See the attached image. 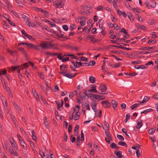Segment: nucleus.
<instances>
[{"label":"nucleus","instance_id":"17","mask_svg":"<svg viewBox=\"0 0 158 158\" xmlns=\"http://www.w3.org/2000/svg\"><path fill=\"white\" fill-rule=\"evenodd\" d=\"M156 48V47L154 46L152 47H142L140 48V49L143 50H147L149 49H155Z\"/></svg>","mask_w":158,"mask_h":158},{"label":"nucleus","instance_id":"33","mask_svg":"<svg viewBox=\"0 0 158 158\" xmlns=\"http://www.w3.org/2000/svg\"><path fill=\"white\" fill-rule=\"evenodd\" d=\"M152 111V109H149L146 110H144V111H143L142 112H141V114H142V113H144L145 114H146L148 112H151Z\"/></svg>","mask_w":158,"mask_h":158},{"label":"nucleus","instance_id":"13","mask_svg":"<svg viewBox=\"0 0 158 158\" xmlns=\"http://www.w3.org/2000/svg\"><path fill=\"white\" fill-rule=\"evenodd\" d=\"M95 9L96 10L98 11L104 10L106 9L105 7L100 5L97 6Z\"/></svg>","mask_w":158,"mask_h":158},{"label":"nucleus","instance_id":"35","mask_svg":"<svg viewBox=\"0 0 158 158\" xmlns=\"http://www.w3.org/2000/svg\"><path fill=\"white\" fill-rule=\"evenodd\" d=\"M103 64L102 66V69L103 71H105V72H107V71L105 69V64L106 63V61L105 60H103Z\"/></svg>","mask_w":158,"mask_h":158},{"label":"nucleus","instance_id":"54","mask_svg":"<svg viewBox=\"0 0 158 158\" xmlns=\"http://www.w3.org/2000/svg\"><path fill=\"white\" fill-rule=\"evenodd\" d=\"M150 99V97H148L147 96H145L143 99V101L146 102H148L149 100V99Z\"/></svg>","mask_w":158,"mask_h":158},{"label":"nucleus","instance_id":"31","mask_svg":"<svg viewBox=\"0 0 158 158\" xmlns=\"http://www.w3.org/2000/svg\"><path fill=\"white\" fill-rule=\"evenodd\" d=\"M121 65V63H118L115 64H113L111 65V67L114 68H118Z\"/></svg>","mask_w":158,"mask_h":158},{"label":"nucleus","instance_id":"37","mask_svg":"<svg viewBox=\"0 0 158 158\" xmlns=\"http://www.w3.org/2000/svg\"><path fill=\"white\" fill-rule=\"evenodd\" d=\"M77 63H78L79 66H87V63H82L81 62H78L77 61Z\"/></svg>","mask_w":158,"mask_h":158},{"label":"nucleus","instance_id":"57","mask_svg":"<svg viewBox=\"0 0 158 158\" xmlns=\"http://www.w3.org/2000/svg\"><path fill=\"white\" fill-rule=\"evenodd\" d=\"M116 144L114 143H112L110 145V147L112 148H115L116 147Z\"/></svg>","mask_w":158,"mask_h":158},{"label":"nucleus","instance_id":"39","mask_svg":"<svg viewBox=\"0 0 158 158\" xmlns=\"http://www.w3.org/2000/svg\"><path fill=\"white\" fill-rule=\"evenodd\" d=\"M94 96H90V98L92 99L93 100H94V99L96 100L98 99V98L97 97H100V96L97 95H94Z\"/></svg>","mask_w":158,"mask_h":158},{"label":"nucleus","instance_id":"63","mask_svg":"<svg viewBox=\"0 0 158 158\" xmlns=\"http://www.w3.org/2000/svg\"><path fill=\"white\" fill-rule=\"evenodd\" d=\"M128 17L131 21H132L134 20V19L132 17V15L130 13L128 15Z\"/></svg>","mask_w":158,"mask_h":158},{"label":"nucleus","instance_id":"36","mask_svg":"<svg viewBox=\"0 0 158 158\" xmlns=\"http://www.w3.org/2000/svg\"><path fill=\"white\" fill-rule=\"evenodd\" d=\"M48 24L50 25V26L51 27H56V25L51 21H48Z\"/></svg>","mask_w":158,"mask_h":158},{"label":"nucleus","instance_id":"42","mask_svg":"<svg viewBox=\"0 0 158 158\" xmlns=\"http://www.w3.org/2000/svg\"><path fill=\"white\" fill-rule=\"evenodd\" d=\"M133 11H134V13L136 14L137 15H138L137 14L138 13H139V9L136 8H132Z\"/></svg>","mask_w":158,"mask_h":158},{"label":"nucleus","instance_id":"29","mask_svg":"<svg viewBox=\"0 0 158 158\" xmlns=\"http://www.w3.org/2000/svg\"><path fill=\"white\" fill-rule=\"evenodd\" d=\"M96 62L94 60H91L89 62V63L88 64L87 66H93L95 64Z\"/></svg>","mask_w":158,"mask_h":158},{"label":"nucleus","instance_id":"43","mask_svg":"<svg viewBox=\"0 0 158 158\" xmlns=\"http://www.w3.org/2000/svg\"><path fill=\"white\" fill-rule=\"evenodd\" d=\"M76 107L77 109H76L75 108L74 109L73 111L74 112H75L76 113V112H77L78 113V112L79 110L80 109V106L79 105H77L76 106Z\"/></svg>","mask_w":158,"mask_h":158},{"label":"nucleus","instance_id":"21","mask_svg":"<svg viewBox=\"0 0 158 158\" xmlns=\"http://www.w3.org/2000/svg\"><path fill=\"white\" fill-rule=\"evenodd\" d=\"M142 121L141 120H140L138 122L137 126L136 127L137 128L139 129L143 125Z\"/></svg>","mask_w":158,"mask_h":158},{"label":"nucleus","instance_id":"11","mask_svg":"<svg viewBox=\"0 0 158 158\" xmlns=\"http://www.w3.org/2000/svg\"><path fill=\"white\" fill-rule=\"evenodd\" d=\"M89 102H87L85 103L84 104H82V106L83 108H86V110H90V107L89 105Z\"/></svg>","mask_w":158,"mask_h":158},{"label":"nucleus","instance_id":"49","mask_svg":"<svg viewBox=\"0 0 158 158\" xmlns=\"http://www.w3.org/2000/svg\"><path fill=\"white\" fill-rule=\"evenodd\" d=\"M79 125H76L75 126V129H74V132H77L79 130Z\"/></svg>","mask_w":158,"mask_h":158},{"label":"nucleus","instance_id":"38","mask_svg":"<svg viewBox=\"0 0 158 158\" xmlns=\"http://www.w3.org/2000/svg\"><path fill=\"white\" fill-rule=\"evenodd\" d=\"M113 7L117 10V9L118 6L117 5V2L116 0H114L113 1Z\"/></svg>","mask_w":158,"mask_h":158},{"label":"nucleus","instance_id":"48","mask_svg":"<svg viewBox=\"0 0 158 158\" xmlns=\"http://www.w3.org/2000/svg\"><path fill=\"white\" fill-rule=\"evenodd\" d=\"M136 153L137 155V156L138 158H139L140 156V152L139 149L136 150Z\"/></svg>","mask_w":158,"mask_h":158},{"label":"nucleus","instance_id":"52","mask_svg":"<svg viewBox=\"0 0 158 158\" xmlns=\"http://www.w3.org/2000/svg\"><path fill=\"white\" fill-rule=\"evenodd\" d=\"M62 53H58L57 55V58L60 60H62L63 56H61Z\"/></svg>","mask_w":158,"mask_h":158},{"label":"nucleus","instance_id":"20","mask_svg":"<svg viewBox=\"0 0 158 158\" xmlns=\"http://www.w3.org/2000/svg\"><path fill=\"white\" fill-rule=\"evenodd\" d=\"M124 74L125 75H129L131 76H134L135 75H136L138 74V73L135 72H133V73H124Z\"/></svg>","mask_w":158,"mask_h":158},{"label":"nucleus","instance_id":"16","mask_svg":"<svg viewBox=\"0 0 158 158\" xmlns=\"http://www.w3.org/2000/svg\"><path fill=\"white\" fill-rule=\"evenodd\" d=\"M19 51H20L25 56L26 58V59H27V55L26 53V52L24 50V49L23 48H19Z\"/></svg>","mask_w":158,"mask_h":158},{"label":"nucleus","instance_id":"19","mask_svg":"<svg viewBox=\"0 0 158 158\" xmlns=\"http://www.w3.org/2000/svg\"><path fill=\"white\" fill-rule=\"evenodd\" d=\"M32 133V139L36 141L37 140V138L36 137L35 133L33 130L31 131Z\"/></svg>","mask_w":158,"mask_h":158},{"label":"nucleus","instance_id":"60","mask_svg":"<svg viewBox=\"0 0 158 158\" xmlns=\"http://www.w3.org/2000/svg\"><path fill=\"white\" fill-rule=\"evenodd\" d=\"M7 20L8 21V23H10V24L11 25H12L13 26H15V23L12 22H11V21L8 19H7Z\"/></svg>","mask_w":158,"mask_h":158},{"label":"nucleus","instance_id":"10","mask_svg":"<svg viewBox=\"0 0 158 158\" xmlns=\"http://www.w3.org/2000/svg\"><path fill=\"white\" fill-rule=\"evenodd\" d=\"M55 0L56 1L54 2V4H55V7L56 8L62 7V2H61L59 1V2H57L56 1V0Z\"/></svg>","mask_w":158,"mask_h":158},{"label":"nucleus","instance_id":"56","mask_svg":"<svg viewBox=\"0 0 158 158\" xmlns=\"http://www.w3.org/2000/svg\"><path fill=\"white\" fill-rule=\"evenodd\" d=\"M10 118H11L12 121L13 122H15L16 120V119L15 118V116L13 114H10Z\"/></svg>","mask_w":158,"mask_h":158},{"label":"nucleus","instance_id":"2","mask_svg":"<svg viewBox=\"0 0 158 158\" xmlns=\"http://www.w3.org/2000/svg\"><path fill=\"white\" fill-rule=\"evenodd\" d=\"M68 72V71H66V72H59V73L62 74L64 76H66V77L70 79L73 78L77 74V73H75L74 74H70L69 73H67Z\"/></svg>","mask_w":158,"mask_h":158},{"label":"nucleus","instance_id":"64","mask_svg":"<svg viewBox=\"0 0 158 158\" xmlns=\"http://www.w3.org/2000/svg\"><path fill=\"white\" fill-rule=\"evenodd\" d=\"M62 27L64 30L65 31H67L68 29V27L66 25H63Z\"/></svg>","mask_w":158,"mask_h":158},{"label":"nucleus","instance_id":"59","mask_svg":"<svg viewBox=\"0 0 158 158\" xmlns=\"http://www.w3.org/2000/svg\"><path fill=\"white\" fill-rule=\"evenodd\" d=\"M70 141L72 143H73L75 141V138L73 136V135L71 136Z\"/></svg>","mask_w":158,"mask_h":158},{"label":"nucleus","instance_id":"47","mask_svg":"<svg viewBox=\"0 0 158 158\" xmlns=\"http://www.w3.org/2000/svg\"><path fill=\"white\" fill-rule=\"evenodd\" d=\"M117 137L119 140H124L123 137L121 135H117Z\"/></svg>","mask_w":158,"mask_h":158},{"label":"nucleus","instance_id":"30","mask_svg":"<svg viewBox=\"0 0 158 158\" xmlns=\"http://www.w3.org/2000/svg\"><path fill=\"white\" fill-rule=\"evenodd\" d=\"M150 6L152 8H155L156 6V2L154 1H151L150 3Z\"/></svg>","mask_w":158,"mask_h":158},{"label":"nucleus","instance_id":"14","mask_svg":"<svg viewBox=\"0 0 158 158\" xmlns=\"http://www.w3.org/2000/svg\"><path fill=\"white\" fill-rule=\"evenodd\" d=\"M111 103L113 106V108L114 110H115V108L117 107L118 105L117 102L115 100H112L111 101Z\"/></svg>","mask_w":158,"mask_h":158},{"label":"nucleus","instance_id":"53","mask_svg":"<svg viewBox=\"0 0 158 158\" xmlns=\"http://www.w3.org/2000/svg\"><path fill=\"white\" fill-rule=\"evenodd\" d=\"M113 27H114L116 30H119V27L116 24H113Z\"/></svg>","mask_w":158,"mask_h":158},{"label":"nucleus","instance_id":"6","mask_svg":"<svg viewBox=\"0 0 158 158\" xmlns=\"http://www.w3.org/2000/svg\"><path fill=\"white\" fill-rule=\"evenodd\" d=\"M99 89L102 92H105L107 88L106 87V84L105 85H101L99 86Z\"/></svg>","mask_w":158,"mask_h":158},{"label":"nucleus","instance_id":"58","mask_svg":"<svg viewBox=\"0 0 158 158\" xmlns=\"http://www.w3.org/2000/svg\"><path fill=\"white\" fill-rule=\"evenodd\" d=\"M81 141H84V134L83 132V131L82 130L81 131Z\"/></svg>","mask_w":158,"mask_h":158},{"label":"nucleus","instance_id":"3","mask_svg":"<svg viewBox=\"0 0 158 158\" xmlns=\"http://www.w3.org/2000/svg\"><path fill=\"white\" fill-rule=\"evenodd\" d=\"M91 7L90 6H81V9L82 10H84L85 11L84 12H81V13L84 15L87 14L88 13H89V11H87L90 10L91 9Z\"/></svg>","mask_w":158,"mask_h":158},{"label":"nucleus","instance_id":"26","mask_svg":"<svg viewBox=\"0 0 158 158\" xmlns=\"http://www.w3.org/2000/svg\"><path fill=\"white\" fill-rule=\"evenodd\" d=\"M89 80L90 82L92 83H94L95 81V78L93 76H90Z\"/></svg>","mask_w":158,"mask_h":158},{"label":"nucleus","instance_id":"5","mask_svg":"<svg viewBox=\"0 0 158 158\" xmlns=\"http://www.w3.org/2000/svg\"><path fill=\"white\" fill-rule=\"evenodd\" d=\"M25 22L30 27H35V23L33 22L31 23L30 21L29 18L26 20L25 21Z\"/></svg>","mask_w":158,"mask_h":158},{"label":"nucleus","instance_id":"1","mask_svg":"<svg viewBox=\"0 0 158 158\" xmlns=\"http://www.w3.org/2000/svg\"><path fill=\"white\" fill-rule=\"evenodd\" d=\"M25 44L29 47L35 49L37 51H40V47L42 49L53 48L57 49V45L56 44H52L51 42L48 41H41L39 45L37 46L31 44L26 43Z\"/></svg>","mask_w":158,"mask_h":158},{"label":"nucleus","instance_id":"9","mask_svg":"<svg viewBox=\"0 0 158 158\" xmlns=\"http://www.w3.org/2000/svg\"><path fill=\"white\" fill-rule=\"evenodd\" d=\"M101 104L103 105V106L106 108L110 107V103L107 101H102L101 102Z\"/></svg>","mask_w":158,"mask_h":158},{"label":"nucleus","instance_id":"32","mask_svg":"<svg viewBox=\"0 0 158 158\" xmlns=\"http://www.w3.org/2000/svg\"><path fill=\"white\" fill-rule=\"evenodd\" d=\"M139 105V104L135 103L132 105L131 107V108L132 110H134L135 108L138 107Z\"/></svg>","mask_w":158,"mask_h":158},{"label":"nucleus","instance_id":"34","mask_svg":"<svg viewBox=\"0 0 158 158\" xmlns=\"http://www.w3.org/2000/svg\"><path fill=\"white\" fill-rule=\"evenodd\" d=\"M80 117V115L77 112H76V114L74 116V120H77L79 119Z\"/></svg>","mask_w":158,"mask_h":158},{"label":"nucleus","instance_id":"41","mask_svg":"<svg viewBox=\"0 0 158 158\" xmlns=\"http://www.w3.org/2000/svg\"><path fill=\"white\" fill-rule=\"evenodd\" d=\"M130 115L128 114L126 115V119L124 121V123H127V120L130 119Z\"/></svg>","mask_w":158,"mask_h":158},{"label":"nucleus","instance_id":"22","mask_svg":"<svg viewBox=\"0 0 158 158\" xmlns=\"http://www.w3.org/2000/svg\"><path fill=\"white\" fill-rule=\"evenodd\" d=\"M33 93L35 98V99H36L37 101H38V100H39V97L38 96L37 93L35 90L34 92H33Z\"/></svg>","mask_w":158,"mask_h":158},{"label":"nucleus","instance_id":"61","mask_svg":"<svg viewBox=\"0 0 158 158\" xmlns=\"http://www.w3.org/2000/svg\"><path fill=\"white\" fill-rule=\"evenodd\" d=\"M72 63L75 68H77L79 67V65L78 64V63H77V62L76 63H75L74 62H73Z\"/></svg>","mask_w":158,"mask_h":158},{"label":"nucleus","instance_id":"44","mask_svg":"<svg viewBox=\"0 0 158 158\" xmlns=\"http://www.w3.org/2000/svg\"><path fill=\"white\" fill-rule=\"evenodd\" d=\"M13 104L14 106L15 107V108L16 109V110L18 111H19L20 109L19 106L15 102H13Z\"/></svg>","mask_w":158,"mask_h":158},{"label":"nucleus","instance_id":"28","mask_svg":"<svg viewBox=\"0 0 158 158\" xmlns=\"http://www.w3.org/2000/svg\"><path fill=\"white\" fill-rule=\"evenodd\" d=\"M118 145L124 146L126 147L127 146V144L126 143L123 141H120L118 143Z\"/></svg>","mask_w":158,"mask_h":158},{"label":"nucleus","instance_id":"8","mask_svg":"<svg viewBox=\"0 0 158 158\" xmlns=\"http://www.w3.org/2000/svg\"><path fill=\"white\" fill-rule=\"evenodd\" d=\"M97 103L94 101H93L91 103V106L92 108L95 112H97Z\"/></svg>","mask_w":158,"mask_h":158},{"label":"nucleus","instance_id":"24","mask_svg":"<svg viewBox=\"0 0 158 158\" xmlns=\"http://www.w3.org/2000/svg\"><path fill=\"white\" fill-rule=\"evenodd\" d=\"M88 91L90 92H94V93H98L99 94H102L101 93H99L98 92L97 90L96 89L95 87H93V88L92 89H91L88 90Z\"/></svg>","mask_w":158,"mask_h":158},{"label":"nucleus","instance_id":"15","mask_svg":"<svg viewBox=\"0 0 158 158\" xmlns=\"http://www.w3.org/2000/svg\"><path fill=\"white\" fill-rule=\"evenodd\" d=\"M44 125L47 128H48L47 126L49 124V123L48 122V119L47 117H44Z\"/></svg>","mask_w":158,"mask_h":158},{"label":"nucleus","instance_id":"12","mask_svg":"<svg viewBox=\"0 0 158 158\" xmlns=\"http://www.w3.org/2000/svg\"><path fill=\"white\" fill-rule=\"evenodd\" d=\"M114 154L116 155L118 158H121L123 157V156L122 155V152L121 151H118L117 152L115 151L114 152Z\"/></svg>","mask_w":158,"mask_h":158},{"label":"nucleus","instance_id":"40","mask_svg":"<svg viewBox=\"0 0 158 158\" xmlns=\"http://www.w3.org/2000/svg\"><path fill=\"white\" fill-rule=\"evenodd\" d=\"M155 130L156 128H155L152 129H151L149 130L148 131V133L152 135L153 134L154 132H155Z\"/></svg>","mask_w":158,"mask_h":158},{"label":"nucleus","instance_id":"62","mask_svg":"<svg viewBox=\"0 0 158 158\" xmlns=\"http://www.w3.org/2000/svg\"><path fill=\"white\" fill-rule=\"evenodd\" d=\"M76 28V26L73 24H71L70 25V29L72 31Z\"/></svg>","mask_w":158,"mask_h":158},{"label":"nucleus","instance_id":"45","mask_svg":"<svg viewBox=\"0 0 158 158\" xmlns=\"http://www.w3.org/2000/svg\"><path fill=\"white\" fill-rule=\"evenodd\" d=\"M20 143L21 145L24 148L25 147H26V144L23 141V139H21V141L20 142Z\"/></svg>","mask_w":158,"mask_h":158},{"label":"nucleus","instance_id":"51","mask_svg":"<svg viewBox=\"0 0 158 158\" xmlns=\"http://www.w3.org/2000/svg\"><path fill=\"white\" fill-rule=\"evenodd\" d=\"M140 145H139V144H137L136 145V146H132V149H133L135 150H137L136 149L137 148H140Z\"/></svg>","mask_w":158,"mask_h":158},{"label":"nucleus","instance_id":"23","mask_svg":"<svg viewBox=\"0 0 158 158\" xmlns=\"http://www.w3.org/2000/svg\"><path fill=\"white\" fill-rule=\"evenodd\" d=\"M105 133L106 135L111 140V137L110 135V133L108 130H105Z\"/></svg>","mask_w":158,"mask_h":158},{"label":"nucleus","instance_id":"25","mask_svg":"<svg viewBox=\"0 0 158 158\" xmlns=\"http://www.w3.org/2000/svg\"><path fill=\"white\" fill-rule=\"evenodd\" d=\"M80 20V22H85V19L82 17H77V20L78 22H79V21Z\"/></svg>","mask_w":158,"mask_h":158},{"label":"nucleus","instance_id":"50","mask_svg":"<svg viewBox=\"0 0 158 158\" xmlns=\"http://www.w3.org/2000/svg\"><path fill=\"white\" fill-rule=\"evenodd\" d=\"M110 40V43L113 44H117V43L118 42H120L121 40Z\"/></svg>","mask_w":158,"mask_h":158},{"label":"nucleus","instance_id":"7","mask_svg":"<svg viewBox=\"0 0 158 158\" xmlns=\"http://www.w3.org/2000/svg\"><path fill=\"white\" fill-rule=\"evenodd\" d=\"M8 52L12 56H15L17 54V52L16 51H13L11 50H9L8 48L6 49Z\"/></svg>","mask_w":158,"mask_h":158},{"label":"nucleus","instance_id":"18","mask_svg":"<svg viewBox=\"0 0 158 158\" xmlns=\"http://www.w3.org/2000/svg\"><path fill=\"white\" fill-rule=\"evenodd\" d=\"M4 88L7 91L8 93L10 94L11 93V90L10 89L8 86L6 85L5 82L4 83Z\"/></svg>","mask_w":158,"mask_h":158},{"label":"nucleus","instance_id":"27","mask_svg":"<svg viewBox=\"0 0 158 158\" xmlns=\"http://www.w3.org/2000/svg\"><path fill=\"white\" fill-rule=\"evenodd\" d=\"M77 92V90H75L73 92L70 93L69 94V97L70 98H72L73 96Z\"/></svg>","mask_w":158,"mask_h":158},{"label":"nucleus","instance_id":"46","mask_svg":"<svg viewBox=\"0 0 158 158\" xmlns=\"http://www.w3.org/2000/svg\"><path fill=\"white\" fill-rule=\"evenodd\" d=\"M122 132L124 133L125 134V135L127 137H128L129 138H130V137L128 135H127V131L126 130V129L125 128H123L122 129Z\"/></svg>","mask_w":158,"mask_h":158},{"label":"nucleus","instance_id":"55","mask_svg":"<svg viewBox=\"0 0 158 158\" xmlns=\"http://www.w3.org/2000/svg\"><path fill=\"white\" fill-rule=\"evenodd\" d=\"M55 102L57 105V109L59 110H61L60 109V108L61 106H60V102L57 101H56Z\"/></svg>","mask_w":158,"mask_h":158},{"label":"nucleus","instance_id":"4","mask_svg":"<svg viewBox=\"0 0 158 158\" xmlns=\"http://www.w3.org/2000/svg\"><path fill=\"white\" fill-rule=\"evenodd\" d=\"M21 32L23 36L25 39L28 38L30 40H31L32 39V36L30 35L27 34L24 30H22L21 31Z\"/></svg>","mask_w":158,"mask_h":158}]
</instances>
